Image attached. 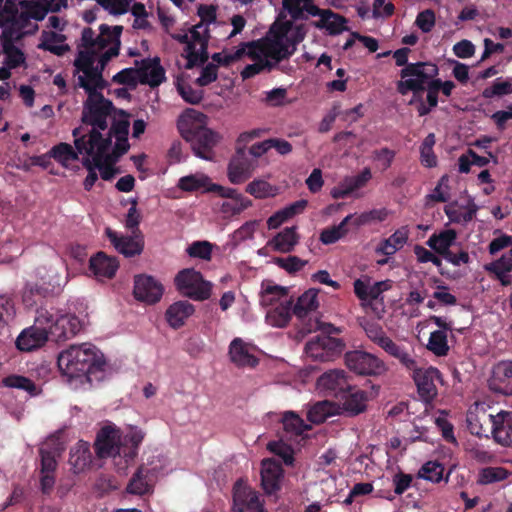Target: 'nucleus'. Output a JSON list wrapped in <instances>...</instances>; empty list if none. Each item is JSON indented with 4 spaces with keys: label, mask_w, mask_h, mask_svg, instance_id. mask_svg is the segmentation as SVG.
<instances>
[{
    "label": "nucleus",
    "mask_w": 512,
    "mask_h": 512,
    "mask_svg": "<svg viewBox=\"0 0 512 512\" xmlns=\"http://www.w3.org/2000/svg\"><path fill=\"white\" fill-rule=\"evenodd\" d=\"M58 366L70 377L86 376L90 383L101 381L105 377L106 362L103 354L90 344L72 346L60 353Z\"/></svg>",
    "instance_id": "obj_1"
},
{
    "label": "nucleus",
    "mask_w": 512,
    "mask_h": 512,
    "mask_svg": "<svg viewBox=\"0 0 512 512\" xmlns=\"http://www.w3.org/2000/svg\"><path fill=\"white\" fill-rule=\"evenodd\" d=\"M204 117L202 113L187 109L178 121L181 136L190 143L194 154L204 160H212L214 147L220 140L218 133L200 125L196 118Z\"/></svg>",
    "instance_id": "obj_2"
},
{
    "label": "nucleus",
    "mask_w": 512,
    "mask_h": 512,
    "mask_svg": "<svg viewBox=\"0 0 512 512\" xmlns=\"http://www.w3.org/2000/svg\"><path fill=\"white\" fill-rule=\"evenodd\" d=\"M323 330V333L310 339L305 345L306 355L314 361L329 362L338 358L345 349L342 339L332 337V333H340V329L331 324H322L318 319H309L303 328L310 333L315 330Z\"/></svg>",
    "instance_id": "obj_3"
},
{
    "label": "nucleus",
    "mask_w": 512,
    "mask_h": 512,
    "mask_svg": "<svg viewBox=\"0 0 512 512\" xmlns=\"http://www.w3.org/2000/svg\"><path fill=\"white\" fill-rule=\"evenodd\" d=\"M294 27L293 20L284 22H275L270 28L269 35L261 41H252L246 44L248 51L247 56L256 58L264 55L266 58L279 63V55L281 52H287L284 49L285 40Z\"/></svg>",
    "instance_id": "obj_4"
},
{
    "label": "nucleus",
    "mask_w": 512,
    "mask_h": 512,
    "mask_svg": "<svg viewBox=\"0 0 512 512\" xmlns=\"http://www.w3.org/2000/svg\"><path fill=\"white\" fill-rule=\"evenodd\" d=\"M79 131V128L73 130L76 150H78L80 154L85 153L87 155H92L94 154V150H97V153L94 155V164L99 169L101 178L105 181L113 179L117 170L114 166L102 163L104 152L111 146V137H103L101 132L96 130L89 131L86 135L78 136Z\"/></svg>",
    "instance_id": "obj_5"
},
{
    "label": "nucleus",
    "mask_w": 512,
    "mask_h": 512,
    "mask_svg": "<svg viewBox=\"0 0 512 512\" xmlns=\"http://www.w3.org/2000/svg\"><path fill=\"white\" fill-rule=\"evenodd\" d=\"M439 74L438 66L432 62L410 63L400 71L401 80L397 83V91L401 95L413 92L423 93L426 85Z\"/></svg>",
    "instance_id": "obj_6"
},
{
    "label": "nucleus",
    "mask_w": 512,
    "mask_h": 512,
    "mask_svg": "<svg viewBox=\"0 0 512 512\" xmlns=\"http://www.w3.org/2000/svg\"><path fill=\"white\" fill-rule=\"evenodd\" d=\"M345 364L354 373L362 376H382L387 373V364L378 356L362 350L345 354Z\"/></svg>",
    "instance_id": "obj_7"
},
{
    "label": "nucleus",
    "mask_w": 512,
    "mask_h": 512,
    "mask_svg": "<svg viewBox=\"0 0 512 512\" xmlns=\"http://www.w3.org/2000/svg\"><path fill=\"white\" fill-rule=\"evenodd\" d=\"M113 110V103L103 94H91L84 104L82 121L91 125L90 131H104L108 128L107 118Z\"/></svg>",
    "instance_id": "obj_8"
},
{
    "label": "nucleus",
    "mask_w": 512,
    "mask_h": 512,
    "mask_svg": "<svg viewBox=\"0 0 512 512\" xmlns=\"http://www.w3.org/2000/svg\"><path fill=\"white\" fill-rule=\"evenodd\" d=\"M177 289L185 296L204 301L211 296V284L205 281L203 275L194 269H183L175 277Z\"/></svg>",
    "instance_id": "obj_9"
},
{
    "label": "nucleus",
    "mask_w": 512,
    "mask_h": 512,
    "mask_svg": "<svg viewBox=\"0 0 512 512\" xmlns=\"http://www.w3.org/2000/svg\"><path fill=\"white\" fill-rule=\"evenodd\" d=\"M31 18L24 9L19 13L17 5L14 0H4L0 7V21L2 25L8 28L4 35L9 32L12 37L16 34L21 37L24 34L33 33L38 29V25L34 24L31 30H26L31 25Z\"/></svg>",
    "instance_id": "obj_10"
},
{
    "label": "nucleus",
    "mask_w": 512,
    "mask_h": 512,
    "mask_svg": "<svg viewBox=\"0 0 512 512\" xmlns=\"http://www.w3.org/2000/svg\"><path fill=\"white\" fill-rule=\"evenodd\" d=\"M164 293L163 285L151 275L134 276L133 295L136 300L152 305L158 303Z\"/></svg>",
    "instance_id": "obj_11"
},
{
    "label": "nucleus",
    "mask_w": 512,
    "mask_h": 512,
    "mask_svg": "<svg viewBox=\"0 0 512 512\" xmlns=\"http://www.w3.org/2000/svg\"><path fill=\"white\" fill-rule=\"evenodd\" d=\"M117 56V48H108L101 55V67H98L96 71L92 74L86 76H78L77 78V86L83 88L87 93L88 97H90V93L93 94H102L99 90H103L108 86L107 81L103 78V71L107 63L111 60V58Z\"/></svg>",
    "instance_id": "obj_12"
},
{
    "label": "nucleus",
    "mask_w": 512,
    "mask_h": 512,
    "mask_svg": "<svg viewBox=\"0 0 512 512\" xmlns=\"http://www.w3.org/2000/svg\"><path fill=\"white\" fill-rule=\"evenodd\" d=\"M317 388L326 394L339 397L351 388L346 372L342 369L326 371L317 379Z\"/></svg>",
    "instance_id": "obj_13"
},
{
    "label": "nucleus",
    "mask_w": 512,
    "mask_h": 512,
    "mask_svg": "<svg viewBox=\"0 0 512 512\" xmlns=\"http://www.w3.org/2000/svg\"><path fill=\"white\" fill-rule=\"evenodd\" d=\"M429 320L439 329L430 334L427 348L436 356H446L449 352L447 332L453 331L452 323L447 322L445 318L432 315Z\"/></svg>",
    "instance_id": "obj_14"
},
{
    "label": "nucleus",
    "mask_w": 512,
    "mask_h": 512,
    "mask_svg": "<svg viewBox=\"0 0 512 512\" xmlns=\"http://www.w3.org/2000/svg\"><path fill=\"white\" fill-rule=\"evenodd\" d=\"M122 434L120 429L114 425H106L97 433L95 440V451L98 457H115L117 445H119Z\"/></svg>",
    "instance_id": "obj_15"
},
{
    "label": "nucleus",
    "mask_w": 512,
    "mask_h": 512,
    "mask_svg": "<svg viewBox=\"0 0 512 512\" xmlns=\"http://www.w3.org/2000/svg\"><path fill=\"white\" fill-rule=\"evenodd\" d=\"M105 234L115 249L125 257L140 255L144 249L142 234H133L131 236L118 235L111 228H106Z\"/></svg>",
    "instance_id": "obj_16"
},
{
    "label": "nucleus",
    "mask_w": 512,
    "mask_h": 512,
    "mask_svg": "<svg viewBox=\"0 0 512 512\" xmlns=\"http://www.w3.org/2000/svg\"><path fill=\"white\" fill-rule=\"evenodd\" d=\"M253 164L245 148H238L228 164V179L241 184L251 177Z\"/></svg>",
    "instance_id": "obj_17"
},
{
    "label": "nucleus",
    "mask_w": 512,
    "mask_h": 512,
    "mask_svg": "<svg viewBox=\"0 0 512 512\" xmlns=\"http://www.w3.org/2000/svg\"><path fill=\"white\" fill-rule=\"evenodd\" d=\"M440 376L439 370L434 367L422 369L419 365L412 371L413 380L417 386L418 393L424 401H431L437 395L435 379Z\"/></svg>",
    "instance_id": "obj_18"
},
{
    "label": "nucleus",
    "mask_w": 512,
    "mask_h": 512,
    "mask_svg": "<svg viewBox=\"0 0 512 512\" xmlns=\"http://www.w3.org/2000/svg\"><path fill=\"white\" fill-rule=\"evenodd\" d=\"M487 418L492 425L494 440L502 446H512V411H501L496 415H488Z\"/></svg>",
    "instance_id": "obj_19"
},
{
    "label": "nucleus",
    "mask_w": 512,
    "mask_h": 512,
    "mask_svg": "<svg viewBox=\"0 0 512 512\" xmlns=\"http://www.w3.org/2000/svg\"><path fill=\"white\" fill-rule=\"evenodd\" d=\"M488 384L496 393L512 395V361L504 360L494 365Z\"/></svg>",
    "instance_id": "obj_20"
},
{
    "label": "nucleus",
    "mask_w": 512,
    "mask_h": 512,
    "mask_svg": "<svg viewBox=\"0 0 512 512\" xmlns=\"http://www.w3.org/2000/svg\"><path fill=\"white\" fill-rule=\"evenodd\" d=\"M283 468L274 459H264L261 463V485L266 494L272 495L280 490Z\"/></svg>",
    "instance_id": "obj_21"
},
{
    "label": "nucleus",
    "mask_w": 512,
    "mask_h": 512,
    "mask_svg": "<svg viewBox=\"0 0 512 512\" xmlns=\"http://www.w3.org/2000/svg\"><path fill=\"white\" fill-rule=\"evenodd\" d=\"M82 328L79 318L75 315L64 314L56 318L48 335L56 342L66 341L74 337Z\"/></svg>",
    "instance_id": "obj_22"
},
{
    "label": "nucleus",
    "mask_w": 512,
    "mask_h": 512,
    "mask_svg": "<svg viewBox=\"0 0 512 512\" xmlns=\"http://www.w3.org/2000/svg\"><path fill=\"white\" fill-rule=\"evenodd\" d=\"M233 511L235 512H261V503L256 492L240 481L233 487Z\"/></svg>",
    "instance_id": "obj_23"
},
{
    "label": "nucleus",
    "mask_w": 512,
    "mask_h": 512,
    "mask_svg": "<svg viewBox=\"0 0 512 512\" xmlns=\"http://www.w3.org/2000/svg\"><path fill=\"white\" fill-rule=\"evenodd\" d=\"M190 33V42H193V49L188 52V61L185 65L186 69L203 65L209 58L207 49L210 35L204 34L197 29H191Z\"/></svg>",
    "instance_id": "obj_24"
},
{
    "label": "nucleus",
    "mask_w": 512,
    "mask_h": 512,
    "mask_svg": "<svg viewBox=\"0 0 512 512\" xmlns=\"http://www.w3.org/2000/svg\"><path fill=\"white\" fill-rule=\"evenodd\" d=\"M135 64H140L138 72L141 83L156 87L165 81V70L158 57L143 59L141 62L135 61Z\"/></svg>",
    "instance_id": "obj_25"
},
{
    "label": "nucleus",
    "mask_w": 512,
    "mask_h": 512,
    "mask_svg": "<svg viewBox=\"0 0 512 512\" xmlns=\"http://www.w3.org/2000/svg\"><path fill=\"white\" fill-rule=\"evenodd\" d=\"M68 0H24L20 2L21 8L36 21L43 20L49 11L58 12L67 6Z\"/></svg>",
    "instance_id": "obj_26"
},
{
    "label": "nucleus",
    "mask_w": 512,
    "mask_h": 512,
    "mask_svg": "<svg viewBox=\"0 0 512 512\" xmlns=\"http://www.w3.org/2000/svg\"><path fill=\"white\" fill-rule=\"evenodd\" d=\"M48 337V330L33 325L19 334L16 339V347L20 351L30 352L45 345Z\"/></svg>",
    "instance_id": "obj_27"
},
{
    "label": "nucleus",
    "mask_w": 512,
    "mask_h": 512,
    "mask_svg": "<svg viewBox=\"0 0 512 512\" xmlns=\"http://www.w3.org/2000/svg\"><path fill=\"white\" fill-rule=\"evenodd\" d=\"M119 268L116 257L107 256L104 252H98L89 260V269L97 278L111 279Z\"/></svg>",
    "instance_id": "obj_28"
},
{
    "label": "nucleus",
    "mask_w": 512,
    "mask_h": 512,
    "mask_svg": "<svg viewBox=\"0 0 512 512\" xmlns=\"http://www.w3.org/2000/svg\"><path fill=\"white\" fill-rule=\"evenodd\" d=\"M478 211L474 199L469 197L466 205H459L458 202H451L445 206L444 212L452 223L467 224L473 220Z\"/></svg>",
    "instance_id": "obj_29"
},
{
    "label": "nucleus",
    "mask_w": 512,
    "mask_h": 512,
    "mask_svg": "<svg viewBox=\"0 0 512 512\" xmlns=\"http://www.w3.org/2000/svg\"><path fill=\"white\" fill-rule=\"evenodd\" d=\"M195 312L193 304L187 300L172 303L165 312V319L173 329H179L185 325L186 320Z\"/></svg>",
    "instance_id": "obj_30"
},
{
    "label": "nucleus",
    "mask_w": 512,
    "mask_h": 512,
    "mask_svg": "<svg viewBox=\"0 0 512 512\" xmlns=\"http://www.w3.org/2000/svg\"><path fill=\"white\" fill-rule=\"evenodd\" d=\"M144 439V434L141 430L133 429L126 435H124L117 445V451L115 456L123 457L126 463L133 461L137 455L139 446Z\"/></svg>",
    "instance_id": "obj_31"
},
{
    "label": "nucleus",
    "mask_w": 512,
    "mask_h": 512,
    "mask_svg": "<svg viewBox=\"0 0 512 512\" xmlns=\"http://www.w3.org/2000/svg\"><path fill=\"white\" fill-rule=\"evenodd\" d=\"M51 293L52 289L45 282H27L22 290V302L26 308L31 309L41 304Z\"/></svg>",
    "instance_id": "obj_32"
},
{
    "label": "nucleus",
    "mask_w": 512,
    "mask_h": 512,
    "mask_svg": "<svg viewBox=\"0 0 512 512\" xmlns=\"http://www.w3.org/2000/svg\"><path fill=\"white\" fill-rule=\"evenodd\" d=\"M293 299H284L280 303H278L275 307L269 309L266 313V322L278 328L286 327L293 314Z\"/></svg>",
    "instance_id": "obj_33"
},
{
    "label": "nucleus",
    "mask_w": 512,
    "mask_h": 512,
    "mask_svg": "<svg viewBox=\"0 0 512 512\" xmlns=\"http://www.w3.org/2000/svg\"><path fill=\"white\" fill-rule=\"evenodd\" d=\"M338 398L343 400V409L350 416L358 415L366 410L368 396L363 390L351 386L347 392L342 393Z\"/></svg>",
    "instance_id": "obj_34"
},
{
    "label": "nucleus",
    "mask_w": 512,
    "mask_h": 512,
    "mask_svg": "<svg viewBox=\"0 0 512 512\" xmlns=\"http://www.w3.org/2000/svg\"><path fill=\"white\" fill-rule=\"evenodd\" d=\"M229 356L237 367L253 368L258 364V359L249 352L246 343L241 338L232 340L229 346Z\"/></svg>",
    "instance_id": "obj_35"
},
{
    "label": "nucleus",
    "mask_w": 512,
    "mask_h": 512,
    "mask_svg": "<svg viewBox=\"0 0 512 512\" xmlns=\"http://www.w3.org/2000/svg\"><path fill=\"white\" fill-rule=\"evenodd\" d=\"M100 33L96 36L95 47L94 50L96 54L99 51H102L107 46L111 45L109 48H117V55L120 50V36L123 30L122 26H114L111 28L107 24H102L99 27Z\"/></svg>",
    "instance_id": "obj_36"
},
{
    "label": "nucleus",
    "mask_w": 512,
    "mask_h": 512,
    "mask_svg": "<svg viewBox=\"0 0 512 512\" xmlns=\"http://www.w3.org/2000/svg\"><path fill=\"white\" fill-rule=\"evenodd\" d=\"M68 462L75 474L87 468L91 463L89 444L84 441H79L71 448Z\"/></svg>",
    "instance_id": "obj_37"
},
{
    "label": "nucleus",
    "mask_w": 512,
    "mask_h": 512,
    "mask_svg": "<svg viewBox=\"0 0 512 512\" xmlns=\"http://www.w3.org/2000/svg\"><path fill=\"white\" fill-rule=\"evenodd\" d=\"M384 351L391 357L398 360L407 371L416 370L418 361L413 351L408 350L404 345H399L393 340L386 346Z\"/></svg>",
    "instance_id": "obj_38"
},
{
    "label": "nucleus",
    "mask_w": 512,
    "mask_h": 512,
    "mask_svg": "<svg viewBox=\"0 0 512 512\" xmlns=\"http://www.w3.org/2000/svg\"><path fill=\"white\" fill-rule=\"evenodd\" d=\"M288 292L289 290L287 287L274 284L270 281L266 283L263 282L260 292V303L264 307L276 305L284 299H290L288 297Z\"/></svg>",
    "instance_id": "obj_39"
},
{
    "label": "nucleus",
    "mask_w": 512,
    "mask_h": 512,
    "mask_svg": "<svg viewBox=\"0 0 512 512\" xmlns=\"http://www.w3.org/2000/svg\"><path fill=\"white\" fill-rule=\"evenodd\" d=\"M456 237L455 230L446 229L440 233L432 234L426 244L436 253L445 257L451 251L450 247L454 244Z\"/></svg>",
    "instance_id": "obj_40"
},
{
    "label": "nucleus",
    "mask_w": 512,
    "mask_h": 512,
    "mask_svg": "<svg viewBox=\"0 0 512 512\" xmlns=\"http://www.w3.org/2000/svg\"><path fill=\"white\" fill-rule=\"evenodd\" d=\"M65 40L66 37L62 34H58L53 31H43L38 48L44 51H49L57 56H63L70 49L67 44H63Z\"/></svg>",
    "instance_id": "obj_41"
},
{
    "label": "nucleus",
    "mask_w": 512,
    "mask_h": 512,
    "mask_svg": "<svg viewBox=\"0 0 512 512\" xmlns=\"http://www.w3.org/2000/svg\"><path fill=\"white\" fill-rule=\"evenodd\" d=\"M318 291L315 289H309L305 291L294 304L293 314L301 321L309 315L310 312L316 311L318 308Z\"/></svg>",
    "instance_id": "obj_42"
},
{
    "label": "nucleus",
    "mask_w": 512,
    "mask_h": 512,
    "mask_svg": "<svg viewBox=\"0 0 512 512\" xmlns=\"http://www.w3.org/2000/svg\"><path fill=\"white\" fill-rule=\"evenodd\" d=\"M298 243L295 227H286L268 242V246L281 253L291 252Z\"/></svg>",
    "instance_id": "obj_43"
},
{
    "label": "nucleus",
    "mask_w": 512,
    "mask_h": 512,
    "mask_svg": "<svg viewBox=\"0 0 512 512\" xmlns=\"http://www.w3.org/2000/svg\"><path fill=\"white\" fill-rule=\"evenodd\" d=\"M347 19L332 11L331 15L324 14L318 20L313 22V25L318 29H326L329 35H339L348 30Z\"/></svg>",
    "instance_id": "obj_44"
},
{
    "label": "nucleus",
    "mask_w": 512,
    "mask_h": 512,
    "mask_svg": "<svg viewBox=\"0 0 512 512\" xmlns=\"http://www.w3.org/2000/svg\"><path fill=\"white\" fill-rule=\"evenodd\" d=\"M307 29L304 24L294 25L292 31L285 40L284 49L287 52H281L279 55V63L283 60L289 59L297 50V45L301 43L306 37Z\"/></svg>",
    "instance_id": "obj_45"
},
{
    "label": "nucleus",
    "mask_w": 512,
    "mask_h": 512,
    "mask_svg": "<svg viewBox=\"0 0 512 512\" xmlns=\"http://www.w3.org/2000/svg\"><path fill=\"white\" fill-rule=\"evenodd\" d=\"M3 385L9 388H15L27 392L31 397L41 393V389L28 377L11 374L3 379Z\"/></svg>",
    "instance_id": "obj_46"
},
{
    "label": "nucleus",
    "mask_w": 512,
    "mask_h": 512,
    "mask_svg": "<svg viewBox=\"0 0 512 512\" xmlns=\"http://www.w3.org/2000/svg\"><path fill=\"white\" fill-rule=\"evenodd\" d=\"M148 473L149 470L147 468L140 466L131 477L126 491L134 495H144L148 493L151 489V486L146 480Z\"/></svg>",
    "instance_id": "obj_47"
},
{
    "label": "nucleus",
    "mask_w": 512,
    "mask_h": 512,
    "mask_svg": "<svg viewBox=\"0 0 512 512\" xmlns=\"http://www.w3.org/2000/svg\"><path fill=\"white\" fill-rule=\"evenodd\" d=\"M334 414V404L328 400L319 401L313 404L308 412L307 419L314 424H321L329 416Z\"/></svg>",
    "instance_id": "obj_48"
},
{
    "label": "nucleus",
    "mask_w": 512,
    "mask_h": 512,
    "mask_svg": "<svg viewBox=\"0 0 512 512\" xmlns=\"http://www.w3.org/2000/svg\"><path fill=\"white\" fill-rule=\"evenodd\" d=\"M281 422L283 429L295 436L301 435L304 431L311 429V426L306 424L304 420L295 412L287 411L283 414Z\"/></svg>",
    "instance_id": "obj_49"
},
{
    "label": "nucleus",
    "mask_w": 512,
    "mask_h": 512,
    "mask_svg": "<svg viewBox=\"0 0 512 512\" xmlns=\"http://www.w3.org/2000/svg\"><path fill=\"white\" fill-rule=\"evenodd\" d=\"M95 50H81L78 52L76 59L74 60V66L77 72H82V76L88 77V75L92 74L94 71L98 69V67H94L95 62Z\"/></svg>",
    "instance_id": "obj_50"
},
{
    "label": "nucleus",
    "mask_w": 512,
    "mask_h": 512,
    "mask_svg": "<svg viewBox=\"0 0 512 512\" xmlns=\"http://www.w3.org/2000/svg\"><path fill=\"white\" fill-rule=\"evenodd\" d=\"M435 143V134L429 133L420 146V161L427 168H433L437 165V157L433 150Z\"/></svg>",
    "instance_id": "obj_51"
},
{
    "label": "nucleus",
    "mask_w": 512,
    "mask_h": 512,
    "mask_svg": "<svg viewBox=\"0 0 512 512\" xmlns=\"http://www.w3.org/2000/svg\"><path fill=\"white\" fill-rule=\"evenodd\" d=\"M444 466L438 461H427L418 470L417 478L439 483L443 480Z\"/></svg>",
    "instance_id": "obj_52"
},
{
    "label": "nucleus",
    "mask_w": 512,
    "mask_h": 512,
    "mask_svg": "<svg viewBox=\"0 0 512 512\" xmlns=\"http://www.w3.org/2000/svg\"><path fill=\"white\" fill-rule=\"evenodd\" d=\"M78 150L75 151L68 143H59L50 149V156L61 165L67 167L69 162L78 160Z\"/></svg>",
    "instance_id": "obj_53"
},
{
    "label": "nucleus",
    "mask_w": 512,
    "mask_h": 512,
    "mask_svg": "<svg viewBox=\"0 0 512 512\" xmlns=\"http://www.w3.org/2000/svg\"><path fill=\"white\" fill-rule=\"evenodd\" d=\"M252 206V201L244 196L235 199L225 200L220 204V212L226 217L239 215Z\"/></svg>",
    "instance_id": "obj_54"
},
{
    "label": "nucleus",
    "mask_w": 512,
    "mask_h": 512,
    "mask_svg": "<svg viewBox=\"0 0 512 512\" xmlns=\"http://www.w3.org/2000/svg\"><path fill=\"white\" fill-rule=\"evenodd\" d=\"M262 55L256 58H252L253 60L258 59L253 64H249L244 67V69L241 71V77L246 80L249 78L254 77L255 75L261 73L264 70L271 71L276 67L278 63H275L274 60H271L270 58H261Z\"/></svg>",
    "instance_id": "obj_55"
},
{
    "label": "nucleus",
    "mask_w": 512,
    "mask_h": 512,
    "mask_svg": "<svg viewBox=\"0 0 512 512\" xmlns=\"http://www.w3.org/2000/svg\"><path fill=\"white\" fill-rule=\"evenodd\" d=\"M39 456L40 473H55L58 467L57 457L59 456L57 450L50 447H41Z\"/></svg>",
    "instance_id": "obj_56"
},
{
    "label": "nucleus",
    "mask_w": 512,
    "mask_h": 512,
    "mask_svg": "<svg viewBox=\"0 0 512 512\" xmlns=\"http://www.w3.org/2000/svg\"><path fill=\"white\" fill-rule=\"evenodd\" d=\"M246 192L258 199L273 197L277 188L265 180H254L246 186Z\"/></svg>",
    "instance_id": "obj_57"
},
{
    "label": "nucleus",
    "mask_w": 512,
    "mask_h": 512,
    "mask_svg": "<svg viewBox=\"0 0 512 512\" xmlns=\"http://www.w3.org/2000/svg\"><path fill=\"white\" fill-rule=\"evenodd\" d=\"M210 183V178L206 175H188L181 177L178 182V187L187 192L197 191L201 188H207Z\"/></svg>",
    "instance_id": "obj_58"
},
{
    "label": "nucleus",
    "mask_w": 512,
    "mask_h": 512,
    "mask_svg": "<svg viewBox=\"0 0 512 512\" xmlns=\"http://www.w3.org/2000/svg\"><path fill=\"white\" fill-rule=\"evenodd\" d=\"M512 93V82L509 79L503 80L501 77L497 78L491 86L486 87L482 91V97L485 99H492L494 97H502Z\"/></svg>",
    "instance_id": "obj_59"
},
{
    "label": "nucleus",
    "mask_w": 512,
    "mask_h": 512,
    "mask_svg": "<svg viewBox=\"0 0 512 512\" xmlns=\"http://www.w3.org/2000/svg\"><path fill=\"white\" fill-rule=\"evenodd\" d=\"M364 329L367 337L383 350L392 341L378 323H367Z\"/></svg>",
    "instance_id": "obj_60"
},
{
    "label": "nucleus",
    "mask_w": 512,
    "mask_h": 512,
    "mask_svg": "<svg viewBox=\"0 0 512 512\" xmlns=\"http://www.w3.org/2000/svg\"><path fill=\"white\" fill-rule=\"evenodd\" d=\"M213 244L209 241H194L186 249L187 254L192 258H199L209 261L212 258Z\"/></svg>",
    "instance_id": "obj_61"
},
{
    "label": "nucleus",
    "mask_w": 512,
    "mask_h": 512,
    "mask_svg": "<svg viewBox=\"0 0 512 512\" xmlns=\"http://www.w3.org/2000/svg\"><path fill=\"white\" fill-rule=\"evenodd\" d=\"M508 471L503 467H486L479 473L480 484H491L505 480L508 477Z\"/></svg>",
    "instance_id": "obj_62"
},
{
    "label": "nucleus",
    "mask_w": 512,
    "mask_h": 512,
    "mask_svg": "<svg viewBox=\"0 0 512 512\" xmlns=\"http://www.w3.org/2000/svg\"><path fill=\"white\" fill-rule=\"evenodd\" d=\"M267 449L271 453L281 457L283 462L286 465H288V466L293 465V462H294L293 449L289 445L284 443L282 440L270 441L267 444Z\"/></svg>",
    "instance_id": "obj_63"
},
{
    "label": "nucleus",
    "mask_w": 512,
    "mask_h": 512,
    "mask_svg": "<svg viewBox=\"0 0 512 512\" xmlns=\"http://www.w3.org/2000/svg\"><path fill=\"white\" fill-rule=\"evenodd\" d=\"M273 262L288 273L298 272L307 264V261L297 256H288L286 258L276 257Z\"/></svg>",
    "instance_id": "obj_64"
}]
</instances>
